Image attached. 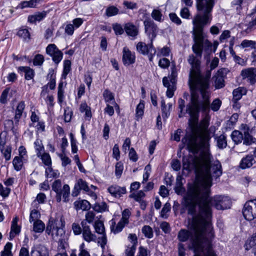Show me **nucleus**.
I'll return each mask as SVG.
<instances>
[{
	"label": "nucleus",
	"mask_w": 256,
	"mask_h": 256,
	"mask_svg": "<svg viewBox=\"0 0 256 256\" xmlns=\"http://www.w3.org/2000/svg\"><path fill=\"white\" fill-rule=\"evenodd\" d=\"M203 46L204 42L194 43L192 50L196 55L190 54L188 58V62L191 66L188 78L191 98L190 102L186 106V112L190 114L188 124L192 128H194L198 124L200 110L206 112L209 110L210 107L213 111L216 112L222 104L220 100L216 98L210 106L208 90L210 73L208 72L204 76L200 72V60Z\"/></svg>",
	"instance_id": "1"
},
{
	"label": "nucleus",
	"mask_w": 256,
	"mask_h": 256,
	"mask_svg": "<svg viewBox=\"0 0 256 256\" xmlns=\"http://www.w3.org/2000/svg\"><path fill=\"white\" fill-rule=\"evenodd\" d=\"M205 205L202 202L200 206V212L190 214L192 218L190 230L181 229L178 232V238L181 242L190 240L188 248L195 253L202 252L206 246L208 250L206 256H217L210 248L214 234L212 222H208L210 212Z\"/></svg>",
	"instance_id": "2"
},
{
	"label": "nucleus",
	"mask_w": 256,
	"mask_h": 256,
	"mask_svg": "<svg viewBox=\"0 0 256 256\" xmlns=\"http://www.w3.org/2000/svg\"><path fill=\"white\" fill-rule=\"evenodd\" d=\"M206 184L207 188L190 187L184 197V206L188 210V214H194L196 211L200 212V206L201 204H205L210 212V216L208 222H211L212 218V206L218 210H224L230 208L232 205L230 199L226 196H216L210 197V188L211 179L210 175L206 172Z\"/></svg>",
	"instance_id": "3"
},
{
	"label": "nucleus",
	"mask_w": 256,
	"mask_h": 256,
	"mask_svg": "<svg viewBox=\"0 0 256 256\" xmlns=\"http://www.w3.org/2000/svg\"><path fill=\"white\" fill-rule=\"evenodd\" d=\"M183 168L188 171L194 170L196 178L202 181L201 184H195L192 186L198 188H207L206 184V172H208L211 179V186L212 185V176L216 178L220 177L222 174V167L221 164L218 160L210 162V154L203 152L200 157L197 156H188L183 157Z\"/></svg>",
	"instance_id": "4"
},
{
	"label": "nucleus",
	"mask_w": 256,
	"mask_h": 256,
	"mask_svg": "<svg viewBox=\"0 0 256 256\" xmlns=\"http://www.w3.org/2000/svg\"><path fill=\"white\" fill-rule=\"evenodd\" d=\"M198 11L192 20V34L194 43L204 42V28L212 20V12L214 5V0H196Z\"/></svg>",
	"instance_id": "5"
},
{
	"label": "nucleus",
	"mask_w": 256,
	"mask_h": 256,
	"mask_svg": "<svg viewBox=\"0 0 256 256\" xmlns=\"http://www.w3.org/2000/svg\"><path fill=\"white\" fill-rule=\"evenodd\" d=\"M210 136L207 131H202L196 136L194 134L186 135L182 140L184 146H187L188 150L191 152L198 154L202 148H207L209 146Z\"/></svg>",
	"instance_id": "6"
},
{
	"label": "nucleus",
	"mask_w": 256,
	"mask_h": 256,
	"mask_svg": "<svg viewBox=\"0 0 256 256\" xmlns=\"http://www.w3.org/2000/svg\"><path fill=\"white\" fill-rule=\"evenodd\" d=\"M65 222L62 218L60 219L50 218L47 224L46 232L51 235L53 239L58 240V252H66L65 246L62 242V238L65 234L64 230Z\"/></svg>",
	"instance_id": "7"
},
{
	"label": "nucleus",
	"mask_w": 256,
	"mask_h": 256,
	"mask_svg": "<svg viewBox=\"0 0 256 256\" xmlns=\"http://www.w3.org/2000/svg\"><path fill=\"white\" fill-rule=\"evenodd\" d=\"M52 190L56 193V202H60L62 200V196L64 202L68 200V198L70 194V188L68 184H65L62 188V182L60 180H54L52 184Z\"/></svg>",
	"instance_id": "8"
},
{
	"label": "nucleus",
	"mask_w": 256,
	"mask_h": 256,
	"mask_svg": "<svg viewBox=\"0 0 256 256\" xmlns=\"http://www.w3.org/2000/svg\"><path fill=\"white\" fill-rule=\"evenodd\" d=\"M242 214L248 220H252L256 218V198L246 202L242 210Z\"/></svg>",
	"instance_id": "9"
},
{
	"label": "nucleus",
	"mask_w": 256,
	"mask_h": 256,
	"mask_svg": "<svg viewBox=\"0 0 256 256\" xmlns=\"http://www.w3.org/2000/svg\"><path fill=\"white\" fill-rule=\"evenodd\" d=\"M136 49L140 53L144 55L148 54L150 62L152 60L153 57L156 53V50L152 45V41L148 45L143 42H139L136 45Z\"/></svg>",
	"instance_id": "10"
},
{
	"label": "nucleus",
	"mask_w": 256,
	"mask_h": 256,
	"mask_svg": "<svg viewBox=\"0 0 256 256\" xmlns=\"http://www.w3.org/2000/svg\"><path fill=\"white\" fill-rule=\"evenodd\" d=\"M46 52L50 55L54 62L58 64L62 60V52L58 50L54 44H50L46 48Z\"/></svg>",
	"instance_id": "11"
},
{
	"label": "nucleus",
	"mask_w": 256,
	"mask_h": 256,
	"mask_svg": "<svg viewBox=\"0 0 256 256\" xmlns=\"http://www.w3.org/2000/svg\"><path fill=\"white\" fill-rule=\"evenodd\" d=\"M145 32L149 36H151V41H152L156 36L158 26L150 18H146L144 22Z\"/></svg>",
	"instance_id": "12"
},
{
	"label": "nucleus",
	"mask_w": 256,
	"mask_h": 256,
	"mask_svg": "<svg viewBox=\"0 0 256 256\" xmlns=\"http://www.w3.org/2000/svg\"><path fill=\"white\" fill-rule=\"evenodd\" d=\"M82 227V236L83 239L86 242H96L97 240L96 235L91 231L90 227L87 224L85 220L81 222Z\"/></svg>",
	"instance_id": "13"
},
{
	"label": "nucleus",
	"mask_w": 256,
	"mask_h": 256,
	"mask_svg": "<svg viewBox=\"0 0 256 256\" xmlns=\"http://www.w3.org/2000/svg\"><path fill=\"white\" fill-rule=\"evenodd\" d=\"M124 30L126 35L131 40H135L139 34V26L132 22H128L124 24Z\"/></svg>",
	"instance_id": "14"
},
{
	"label": "nucleus",
	"mask_w": 256,
	"mask_h": 256,
	"mask_svg": "<svg viewBox=\"0 0 256 256\" xmlns=\"http://www.w3.org/2000/svg\"><path fill=\"white\" fill-rule=\"evenodd\" d=\"M241 76L244 80L254 84L256 82V68H250L243 70L241 72Z\"/></svg>",
	"instance_id": "15"
},
{
	"label": "nucleus",
	"mask_w": 256,
	"mask_h": 256,
	"mask_svg": "<svg viewBox=\"0 0 256 256\" xmlns=\"http://www.w3.org/2000/svg\"><path fill=\"white\" fill-rule=\"evenodd\" d=\"M108 192L115 198H119L126 192V187H120L118 185H112L108 188Z\"/></svg>",
	"instance_id": "16"
},
{
	"label": "nucleus",
	"mask_w": 256,
	"mask_h": 256,
	"mask_svg": "<svg viewBox=\"0 0 256 256\" xmlns=\"http://www.w3.org/2000/svg\"><path fill=\"white\" fill-rule=\"evenodd\" d=\"M135 55L128 48H124L123 49L122 62L124 66H129L135 62Z\"/></svg>",
	"instance_id": "17"
},
{
	"label": "nucleus",
	"mask_w": 256,
	"mask_h": 256,
	"mask_svg": "<svg viewBox=\"0 0 256 256\" xmlns=\"http://www.w3.org/2000/svg\"><path fill=\"white\" fill-rule=\"evenodd\" d=\"M256 162L254 156L252 154H248L244 157L240 162L239 167L244 170L250 168Z\"/></svg>",
	"instance_id": "18"
},
{
	"label": "nucleus",
	"mask_w": 256,
	"mask_h": 256,
	"mask_svg": "<svg viewBox=\"0 0 256 256\" xmlns=\"http://www.w3.org/2000/svg\"><path fill=\"white\" fill-rule=\"evenodd\" d=\"M213 78H214L215 87L216 88H221L224 86V80L222 70H218Z\"/></svg>",
	"instance_id": "19"
},
{
	"label": "nucleus",
	"mask_w": 256,
	"mask_h": 256,
	"mask_svg": "<svg viewBox=\"0 0 256 256\" xmlns=\"http://www.w3.org/2000/svg\"><path fill=\"white\" fill-rule=\"evenodd\" d=\"M46 14L47 12L46 11L36 12L34 14L28 16V22L30 23H36V22H40L46 16Z\"/></svg>",
	"instance_id": "20"
},
{
	"label": "nucleus",
	"mask_w": 256,
	"mask_h": 256,
	"mask_svg": "<svg viewBox=\"0 0 256 256\" xmlns=\"http://www.w3.org/2000/svg\"><path fill=\"white\" fill-rule=\"evenodd\" d=\"M74 206L77 210H87L90 208V204L86 200H80L74 202Z\"/></svg>",
	"instance_id": "21"
},
{
	"label": "nucleus",
	"mask_w": 256,
	"mask_h": 256,
	"mask_svg": "<svg viewBox=\"0 0 256 256\" xmlns=\"http://www.w3.org/2000/svg\"><path fill=\"white\" fill-rule=\"evenodd\" d=\"M18 70L24 73V78L26 80H30L34 76V71L29 66H20Z\"/></svg>",
	"instance_id": "22"
},
{
	"label": "nucleus",
	"mask_w": 256,
	"mask_h": 256,
	"mask_svg": "<svg viewBox=\"0 0 256 256\" xmlns=\"http://www.w3.org/2000/svg\"><path fill=\"white\" fill-rule=\"evenodd\" d=\"M25 108V103L24 101L20 102L17 106L16 110V114L14 116V120L16 122H18L20 119V118Z\"/></svg>",
	"instance_id": "23"
},
{
	"label": "nucleus",
	"mask_w": 256,
	"mask_h": 256,
	"mask_svg": "<svg viewBox=\"0 0 256 256\" xmlns=\"http://www.w3.org/2000/svg\"><path fill=\"white\" fill-rule=\"evenodd\" d=\"M245 247L246 250L253 248V252L256 256V234H254L249 240H247Z\"/></svg>",
	"instance_id": "24"
},
{
	"label": "nucleus",
	"mask_w": 256,
	"mask_h": 256,
	"mask_svg": "<svg viewBox=\"0 0 256 256\" xmlns=\"http://www.w3.org/2000/svg\"><path fill=\"white\" fill-rule=\"evenodd\" d=\"M215 140L216 142V146L220 149H224L227 146L226 138L225 135L222 134L216 136Z\"/></svg>",
	"instance_id": "25"
},
{
	"label": "nucleus",
	"mask_w": 256,
	"mask_h": 256,
	"mask_svg": "<svg viewBox=\"0 0 256 256\" xmlns=\"http://www.w3.org/2000/svg\"><path fill=\"white\" fill-rule=\"evenodd\" d=\"M243 144L250 146L256 142V138L253 137L248 131L244 132Z\"/></svg>",
	"instance_id": "26"
},
{
	"label": "nucleus",
	"mask_w": 256,
	"mask_h": 256,
	"mask_svg": "<svg viewBox=\"0 0 256 256\" xmlns=\"http://www.w3.org/2000/svg\"><path fill=\"white\" fill-rule=\"evenodd\" d=\"M231 137L235 144H238L243 140L244 134L239 130H235L232 133Z\"/></svg>",
	"instance_id": "27"
},
{
	"label": "nucleus",
	"mask_w": 256,
	"mask_h": 256,
	"mask_svg": "<svg viewBox=\"0 0 256 256\" xmlns=\"http://www.w3.org/2000/svg\"><path fill=\"white\" fill-rule=\"evenodd\" d=\"M144 102L140 100V103L136 108V120H138L140 118H142L144 114Z\"/></svg>",
	"instance_id": "28"
},
{
	"label": "nucleus",
	"mask_w": 256,
	"mask_h": 256,
	"mask_svg": "<svg viewBox=\"0 0 256 256\" xmlns=\"http://www.w3.org/2000/svg\"><path fill=\"white\" fill-rule=\"evenodd\" d=\"M174 190L178 194H182L184 192L185 190L182 186V178L180 176H178L176 178Z\"/></svg>",
	"instance_id": "29"
},
{
	"label": "nucleus",
	"mask_w": 256,
	"mask_h": 256,
	"mask_svg": "<svg viewBox=\"0 0 256 256\" xmlns=\"http://www.w3.org/2000/svg\"><path fill=\"white\" fill-rule=\"evenodd\" d=\"M22 158L16 156L12 160V164L14 168L16 171L20 170L23 166V160Z\"/></svg>",
	"instance_id": "30"
},
{
	"label": "nucleus",
	"mask_w": 256,
	"mask_h": 256,
	"mask_svg": "<svg viewBox=\"0 0 256 256\" xmlns=\"http://www.w3.org/2000/svg\"><path fill=\"white\" fill-rule=\"evenodd\" d=\"M240 46L242 48H250L256 50V42L252 40H244L241 42Z\"/></svg>",
	"instance_id": "31"
},
{
	"label": "nucleus",
	"mask_w": 256,
	"mask_h": 256,
	"mask_svg": "<svg viewBox=\"0 0 256 256\" xmlns=\"http://www.w3.org/2000/svg\"><path fill=\"white\" fill-rule=\"evenodd\" d=\"M12 244L10 242H8L4 246V250L1 252V256H13L12 252Z\"/></svg>",
	"instance_id": "32"
},
{
	"label": "nucleus",
	"mask_w": 256,
	"mask_h": 256,
	"mask_svg": "<svg viewBox=\"0 0 256 256\" xmlns=\"http://www.w3.org/2000/svg\"><path fill=\"white\" fill-rule=\"evenodd\" d=\"M17 35L24 40H28L30 39V33L27 28H20L18 30L17 33Z\"/></svg>",
	"instance_id": "33"
},
{
	"label": "nucleus",
	"mask_w": 256,
	"mask_h": 256,
	"mask_svg": "<svg viewBox=\"0 0 256 256\" xmlns=\"http://www.w3.org/2000/svg\"><path fill=\"white\" fill-rule=\"evenodd\" d=\"M45 228L44 223L40 220H36L34 222V230L36 232H42Z\"/></svg>",
	"instance_id": "34"
},
{
	"label": "nucleus",
	"mask_w": 256,
	"mask_h": 256,
	"mask_svg": "<svg viewBox=\"0 0 256 256\" xmlns=\"http://www.w3.org/2000/svg\"><path fill=\"white\" fill-rule=\"evenodd\" d=\"M112 29L116 35H122L124 32V26H122L120 24L114 23L112 24Z\"/></svg>",
	"instance_id": "35"
},
{
	"label": "nucleus",
	"mask_w": 256,
	"mask_h": 256,
	"mask_svg": "<svg viewBox=\"0 0 256 256\" xmlns=\"http://www.w3.org/2000/svg\"><path fill=\"white\" fill-rule=\"evenodd\" d=\"M76 184L80 188V190H84V191L88 193L91 192H90V190L88 185V184L86 181L80 178L78 180Z\"/></svg>",
	"instance_id": "36"
},
{
	"label": "nucleus",
	"mask_w": 256,
	"mask_h": 256,
	"mask_svg": "<svg viewBox=\"0 0 256 256\" xmlns=\"http://www.w3.org/2000/svg\"><path fill=\"white\" fill-rule=\"evenodd\" d=\"M34 148L36 152V156L40 158L42 152L44 150V147L40 140H36L34 143Z\"/></svg>",
	"instance_id": "37"
},
{
	"label": "nucleus",
	"mask_w": 256,
	"mask_h": 256,
	"mask_svg": "<svg viewBox=\"0 0 256 256\" xmlns=\"http://www.w3.org/2000/svg\"><path fill=\"white\" fill-rule=\"evenodd\" d=\"M94 226L95 230L98 234H106L104 224L100 220L96 222Z\"/></svg>",
	"instance_id": "38"
},
{
	"label": "nucleus",
	"mask_w": 256,
	"mask_h": 256,
	"mask_svg": "<svg viewBox=\"0 0 256 256\" xmlns=\"http://www.w3.org/2000/svg\"><path fill=\"white\" fill-rule=\"evenodd\" d=\"M142 231L146 238H151L153 237V230L150 226H144L142 228Z\"/></svg>",
	"instance_id": "39"
},
{
	"label": "nucleus",
	"mask_w": 256,
	"mask_h": 256,
	"mask_svg": "<svg viewBox=\"0 0 256 256\" xmlns=\"http://www.w3.org/2000/svg\"><path fill=\"white\" fill-rule=\"evenodd\" d=\"M12 150V148L10 146H6L2 150H1V152L2 153L6 160L8 161L10 159Z\"/></svg>",
	"instance_id": "40"
},
{
	"label": "nucleus",
	"mask_w": 256,
	"mask_h": 256,
	"mask_svg": "<svg viewBox=\"0 0 256 256\" xmlns=\"http://www.w3.org/2000/svg\"><path fill=\"white\" fill-rule=\"evenodd\" d=\"M10 91V88H6L2 92L1 94V103L2 104H6L7 103L8 99V97L12 96V93L10 94L9 93Z\"/></svg>",
	"instance_id": "41"
},
{
	"label": "nucleus",
	"mask_w": 256,
	"mask_h": 256,
	"mask_svg": "<svg viewBox=\"0 0 256 256\" xmlns=\"http://www.w3.org/2000/svg\"><path fill=\"white\" fill-rule=\"evenodd\" d=\"M118 12V9L112 6L108 7L106 10V14L108 16L110 17L116 15Z\"/></svg>",
	"instance_id": "42"
},
{
	"label": "nucleus",
	"mask_w": 256,
	"mask_h": 256,
	"mask_svg": "<svg viewBox=\"0 0 256 256\" xmlns=\"http://www.w3.org/2000/svg\"><path fill=\"white\" fill-rule=\"evenodd\" d=\"M40 157L44 164L48 166L52 165L51 158L48 153L44 152L42 154L41 156H40Z\"/></svg>",
	"instance_id": "43"
},
{
	"label": "nucleus",
	"mask_w": 256,
	"mask_h": 256,
	"mask_svg": "<svg viewBox=\"0 0 256 256\" xmlns=\"http://www.w3.org/2000/svg\"><path fill=\"white\" fill-rule=\"evenodd\" d=\"M20 232V228L18 225H11L10 237V239L14 238L16 235L18 234Z\"/></svg>",
	"instance_id": "44"
},
{
	"label": "nucleus",
	"mask_w": 256,
	"mask_h": 256,
	"mask_svg": "<svg viewBox=\"0 0 256 256\" xmlns=\"http://www.w3.org/2000/svg\"><path fill=\"white\" fill-rule=\"evenodd\" d=\"M242 90L241 88H238L234 90L232 94H233V98L232 101L234 102H237L240 100L242 96Z\"/></svg>",
	"instance_id": "45"
},
{
	"label": "nucleus",
	"mask_w": 256,
	"mask_h": 256,
	"mask_svg": "<svg viewBox=\"0 0 256 256\" xmlns=\"http://www.w3.org/2000/svg\"><path fill=\"white\" fill-rule=\"evenodd\" d=\"M71 70V62L70 60H65L64 62L63 76H66Z\"/></svg>",
	"instance_id": "46"
},
{
	"label": "nucleus",
	"mask_w": 256,
	"mask_h": 256,
	"mask_svg": "<svg viewBox=\"0 0 256 256\" xmlns=\"http://www.w3.org/2000/svg\"><path fill=\"white\" fill-rule=\"evenodd\" d=\"M151 16L156 21L161 22L162 20V14L159 10H154L152 12Z\"/></svg>",
	"instance_id": "47"
},
{
	"label": "nucleus",
	"mask_w": 256,
	"mask_h": 256,
	"mask_svg": "<svg viewBox=\"0 0 256 256\" xmlns=\"http://www.w3.org/2000/svg\"><path fill=\"white\" fill-rule=\"evenodd\" d=\"M44 62V57L40 54H36L33 60V64L34 66H42Z\"/></svg>",
	"instance_id": "48"
},
{
	"label": "nucleus",
	"mask_w": 256,
	"mask_h": 256,
	"mask_svg": "<svg viewBox=\"0 0 256 256\" xmlns=\"http://www.w3.org/2000/svg\"><path fill=\"white\" fill-rule=\"evenodd\" d=\"M170 208L171 207L170 204L168 202L166 203L161 210L160 216L162 218H166V214L170 210Z\"/></svg>",
	"instance_id": "49"
},
{
	"label": "nucleus",
	"mask_w": 256,
	"mask_h": 256,
	"mask_svg": "<svg viewBox=\"0 0 256 256\" xmlns=\"http://www.w3.org/2000/svg\"><path fill=\"white\" fill-rule=\"evenodd\" d=\"M178 108L180 109L178 117L182 118L185 114L184 112H183V109L185 107V102L183 99L180 98L178 99Z\"/></svg>",
	"instance_id": "50"
},
{
	"label": "nucleus",
	"mask_w": 256,
	"mask_h": 256,
	"mask_svg": "<svg viewBox=\"0 0 256 256\" xmlns=\"http://www.w3.org/2000/svg\"><path fill=\"white\" fill-rule=\"evenodd\" d=\"M40 216V212L36 210H33L31 211L30 216V222L38 220Z\"/></svg>",
	"instance_id": "51"
},
{
	"label": "nucleus",
	"mask_w": 256,
	"mask_h": 256,
	"mask_svg": "<svg viewBox=\"0 0 256 256\" xmlns=\"http://www.w3.org/2000/svg\"><path fill=\"white\" fill-rule=\"evenodd\" d=\"M104 98L106 102H110L114 100L112 93L108 90H105L103 93Z\"/></svg>",
	"instance_id": "52"
},
{
	"label": "nucleus",
	"mask_w": 256,
	"mask_h": 256,
	"mask_svg": "<svg viewBox=\"0 0 256 256\" xmlns=\"http://www.w3.org/2000/svg\"><path fill=\"white\" fill-rule=\"evenodd\" d=\"M145 196L144 193L142 191H139L137 194H132L130 196L131 198H134L136 202H140L142 198Z\"/></svg>",
	"instance_id": "53"
},
{
	"label": "nucleus",
	"mask_w": 256,
	"mask_h": 256,
	"mask_svg": "<svg viewBox=\"0 0 256 256\" xmlns=\"http://www.w3.org/2000/svg\"><path fill=\"white\" fill-rule=\"evenodd\" d=\"M246 26L247 28L245 30V31L246 32L249 33L256 28V20L255 19L252 20Z\"/></svg>",
	"instance_id": "54"
},
{
	"label": "nucleus",
	"mask_w": 256,
	"mask_h": 256,
	"mask_svg": "<svg viewBox=\"0 0 256 256\" xmlns=\"http://www.w3.org/2000/svg\"><path fill=\"white\" fill-rule=\"evenodd\" d=\"M128 157L130 160L136 162L138 160V156L133 148L130 149Z\"/></svg>",
	"instance_id": "55"
},
{
	"label": "nucleus",
	"mask_w": 256,
	"mask_h": 256,
	"mask_svg": "<svg viewBox=\"0 0 256 256\" xmlns=\"http://www.w3.org/2000/svg\"><path fill=\"white\" fill-rule=\"evenodd\" d=\"M72 230L75 235H79L82 232V228L76 223H73L72 224Z\"/></svg>",
	"instance_id": "56"
},
{
	"label": "nucleus",
	"mask_w": 256,
	"mask_h": 256,
	"mask_svg": "<svg viewBox=\"0 0 256 256\" xmlns=\"http://www.w3.org/2000/svg\"><path fill=\"white\" fill-rule=\"evenodd\" d=\"M123 171V164L121 162H118L116 164L115 174L116 176L120 177Z\"/></svg>",
	"instance_id": "57"
},
{
	"label": "nucleus",
	"mask_w": 256,
	"mask_h": 256,
	"mask_svg": "<svg viewBox=\"0 0 256 256\" xmlns=\"http://www.w3.org/2000/svg\"><path fill=\"white\" fill-rule=\"evenodd\" d=\"M130 215V211L128 209H125L122 212V218L120 220L124 221L125 224H128Z\"/></svg>",
	"instance_id": "58"
},
{
	"label": "nucleus",
	"mask_w": 256,
	"mask_h": 256,
	"mask_svg": "<svg viewBox=\"0 0 256 256\" xmlns=\"http://www.w3.org/2000/svg\"><path fill=\"white\" fill-rule=\"evenodd\" d=\"M20 7L21 8H35L32 0L29 1L24 0L20 4Z\"/></svg>",
	"instance_id": "59"
},
{
	"label": "nucleus",
	"mask_w": 256,
	"mask_h": 256,
	"mask_svg": "<svg viewBox=\"0 0 256 256\" xmlns=\"http://www.w3.org/2000/svg\"><path fill=\"white\" fill-rule=\"evenodd\" d=\"M170 60L166 58L160 59L158 62V66L162 68H168L170 66Z\"/></svg>",
	"instance_id": "60"
},
{
	"label": "nucleus",
	"mask_w": 256,
	"mask_h": 256,
	"mask_svg": "<svg viewBox=\"0 0 256 256\" xmlns=\"http://www.w3.org/2000/svg\"><path fill=\"white\" fill-rule=\"evenodd\" d=\"M112 156L117 160L120 158V152L118 144H115L112 148Z\"/></svg>",
	"instance_id": "61"
},
{
	"label": "nucleus",
	"mask_w": 256,
	"mask_h": 256,
	"mask_svg": "<svg viewBox=\"0 0 256 256\" xmlns=\"http://www.w3.org/2000/svg\"><path fill=\"white\" fill-rule=\"evenodd\" d=\"M126 224H125L124 221L120 220L118 223L116 228L112 230L114 232L117 234L121 232Z\"/></svg>",
	"instance_id": "62"
},
{
	"label": "nucleus",
	"mask_w": 256,
	"mask_h": 256,
	"mask_svg": "<svg viewBox=\"0 0 256 256\" xmlns=\"http://www.w3.org/2000/svg\"><path fill=\"white\" fill-rule=\"evenodd\" d=\"M98 244H99L102 249L105 248L107 242V238L106 234H102L101 237L98 238Z\"/></svg>",
	"instance_id": "63"
},
{
	"label": "nucleus",
	"mask_w": 256,
	"mask_h": 256,
	"mask_svg": "<svg viewBox=\"0 0 256 256\" xmlns=\"http://www.w3.org/2000/svg\"><path fill=\"white\" fill-rule=\"evenodd\" d=\"M136 250V246L134 245L128 246L126 250V256H134V254Z\"/></svg>",
	"instance_id": "64"
}]
</instances>
